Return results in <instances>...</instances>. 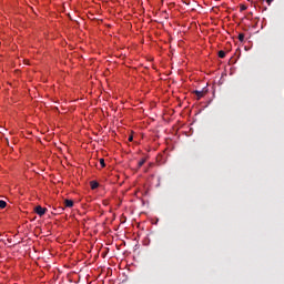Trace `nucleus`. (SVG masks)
I'll return each mask as SVG.
<instances>
[{
    "instance_id": "obj_1",
    "label": "nucleus",
    "mask_w": 284,
    "mask_h": 284,
    "mask_svg": "<svg viewBox=\"0 0 284 284\" xmlns=\"http://www.w3.org/2000/svg\"><path fill=\"white\" fill-rule=\"evenodd\" d=\"M34 212L38 214V216H43L48 212V209L38 205L34 207Z\"/></svg>"
},
{
    "instance_id": "obj_2",
    "label": "nucleus",
    "mask_w": 284,
    "mask_h": 284,
    "mask_svg": "<svg viewBox=\"0 0 284 284\" xmlns=\"http://www.w3.org/2000/svg\"><path fill=\"white\" fill-rule=\"evenodd\" d=\"M193 94H195L197 97V101H200V99H203V97H205V94H207V90L203 89L201 91L195 90L193 91Z\"/></svg>"
},
{
    "instance_id": "obj_3",
    "label": "nucleus",
    "mask_w": 284,
    "mask_h": 284,
    "mask_svg": "<svg viewBox=\"0 0 284 284\" xmlns=\"http://www.w3.org/2000/svg\"><path fill=\"white\" fill-rule=\"evenodd\" d=\"M65 207H74V201L72 200H64Z\"/></svg>"
},
{
    "instance_id": "obj_4",
    "label": "nucleus",
    "mask_w": 284,
    "mask_h": 284,
    "mask_svg": "<svg viewBox=\"0 0 284 284\" xmlns=\"http://www.w3.org/2000/svg\"><path fill=\"white\" fill-rule=\"evenodd\" d=\"M97 187H99V182H91V190H97Z\"/></svg>"
},
{
    "instance_id": "obj_5",
    "label": "nucleus",
    "mask_w": 284,
    "mask_h": 284,
    "mask_svg": "<svg viewBox=\"0 0 284 284\" xmlns=\"http://www.w3.org/2000/svg\"><path fill=\"white\" fill-rule=\"evenodd\" d=\"M239 41H241V43H243L245 41V33L239 34Z\"/></svg>"
},
{
    "instance_id": "obj_6",
    "label": "nucleus",
    "mask_w": 284,
    "mask_h": 284,
    "mask_svg": "<svg viewBox=\"0 0 284 284\" xmlns=\"http://www.w3.org/2000/svg\"><path fill=\"white\" fill-rule=\"evenodd\" d=\"M8 205V203H6V201L0 200V210H4V207Z\"/></svg>"
},
{
    "instance_id": "obj_7",
    "label": "nucleus",
    "mask_w": 284,
    "mask_h": 284,
    "mask_svg": "<svg viewBox=\"0 0 284 284\" xmlns=\"http://www.w3.org/2000/svg\"><path fill=\"white\" fill-rule=\"evenodd\" d=\"M143 165H145V159L139 161L138 168H143Z\"/></svg>"
},
{
    "instance_id": "obj_8",
    "label": "nucleus",
    "mask_w": 284,
    "mask_h": 284,
    "mask_svg": "<svg viewBox=\"0 0 284 284\" xmlns=\"http://www.w3.org/2000/svg\"><path fill=\"white\" fill-rule=\"evenodd\" d=\"M220 59H225V51L221 50L219 51Z\"/></svg>"
},
{
    "instance_id": "obj_9",
    "label": "nucleus",
    "mask_w": 284,
    "mask_h": 284,
    "mask_svg": "<svg viewBox=\"0 0 284 284\" xmlns=\"http://www.w3.org/2000/svg\"><path fill=\"white\" fill-rule=\"evenodd\" d=\"M100 164H101V168H105V160L100 159Z\"/></svg>"
},
{
    "instance_id": "obj_10",
    "label": "nucleus",
    "mask_w": 284,
    "mask_h": 284,
    "mask_svg": "<svg viewBox=\"0 0 284 284\" xmlns=\"http://www.w3.org/2000/svg\"><path fill=\"white\" fill-rule=\"evenodd\" d=\"M128 141H130V142H133V141H134V136H132V135H129V139H128Z\"/></svg>"
},
{
    "instance_id": "obj_11",
    "label": "nucleus",
    "mask_w": 284,
    "mask_h": 284,
    "mask_svg": "<svg viewBox=\"0 0 284 284\" xmlns=\"http://www.w3.org/2000/svg\"><path fill=\"white\" fill-rule=\"evenodd\" d=\"M272 1L274 0H266V3H268V6H272Z\"/></svg>"
},
{
    "instance_id": "obj_12",
    "label": "nucleus",
    "mask_w": 284,
    "mask_h": 284,
    "mask_svg": "<svg viewBox=\"0 0 284 284\" xmlns=\"http://www.w3.org/2000/svg\"><path fill=\"white\" fill-rule=\"evenodd\" d=\"M241 10H247V7L241 6Z\"/></svg>"
}]
</instances>
